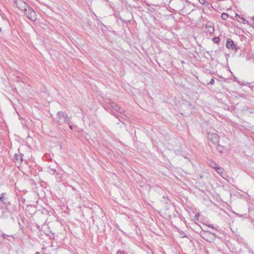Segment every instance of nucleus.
<instances>
[{"label":"nucleus","mask_w":254,"mask_h":254,"mask_svg":"<svg viewBox=\"0 0 254 254\" xmlns=\"http://www.w3.org/2000/svg\"><path fill=\"white\" fill-rule=\"evenodd\" d=\"M15 3L18 9L23 11L26 10V9L29 6L26 2L22 0H16Z\"/></svg>","instance_id":"4"},{"label":"nucleus","mask_w":254,"mask_h":254,"mask_svg":"<svg viewBox=\"0 0 254 254\" xmlns=\"http://www.w3.org/2000/svg\"><path fill=\"white\" fill-rule=\"evenodd\" d=\"M24 14L30 20L35 21L37 19V14L36 12L30 6H29L26 10L24 11Z\"/></svg>","instance_id":"2"},{"label":"nucleus","mask_w":254,"mask_h":254,"mask_svg":"<svg viewBox=\"0 0 254 254\" xmlns=\"http://www.w3.org/2000/svg\"><path fill=\"white\" fill-rule=\"evenodd\" d=\"M111 106L115 111L119 112L121 114H122L124 112V109H123L121 107H120L119 105L116 104L115 103H111Z\"/></svg>","instance_id":"6"},{"label":"nucleus","mask_w":254,"mask_h":254,"mask_svg":"<svg viewBox=\"0 0 254 254\" xmlns=\"http://www.w3.org/2000/svg\"><path fill=\"white\" fill-rule=\"evenodd\" d=\"M252 20L253 21H254V16H253V17H252Z\"/></svg>","instance_id":"22"},{"label":"nucleus","mask_w":254,"mask_h":254,"mask_svg":"<svg viewBox=\"0 0 254 254\" xmlns=\"http://www.w3.org/2000/svg\"><path fill=\"white\" fill-rule=\"evenodd\" d=\"M214 78H212L210 80L209 83H208V84L213 85V84H214Z\"/></svg>","instance_id":"15"},{"label":"nucleus","mask_w":254,"mask_h":254,"mask_svg":"<svg viewBox=\"0 0 254 254\" xmlns=\"http://www.w3.org/2000/svg\"><path fill=\"white\" fill-rule=\"evenodd\" d=\"M200 216V214L199 213H196L195 215V218L196 219H198V217H199Z\"/></svg>","instance_id":"18"},{"label":"nucleus","mask_w":254,"mask_h":254,"mask_svg":"<svg viewBox=\"0 0 254 254\" xmlns=\"http://www.w3.org/2000/svg\"><path fill=\"white\" fill-rule=\"evenodd\" d=\"M6 236H9V235H7L4 233L2 234V237L3 238V239H5L6 238Z\"/></svg>","instance_id":"20"},{"label":"nucleus","mask_w":254,"mask_h":254,"mask_svg":"<svg viewBox=\"0 0 254 254\" xmlns=\"http://www.w3.org/2000/svg\"><path fill=\"white\" fill-rule=\"evenodd\" d=\"M217 173L219 174L221 176L223 177V175L224 173V170L223 168L220 167L219 166L216 168L215 170Z\"/></svg>","instance_id":"9"},{"label":"nucleus","mask_w":254,"mask_h":254,"mask_svg":"<svg viewBox=\"0 0 254 254\" xmlns=\"http://www.w3.org/2000/svg\"><path fill=\"white\" fill-rule=\"evenodd\" d=\"M206 27L208 28V31L210 33H213L214 32V26H211V25H209V26L207 25Z\"/></svg>","instance_id":"10"},{"label":"nucleus","mask_w":254,"mask_h":254,"mask_svg":"<svg viewBox=\"0 0 254 254\" xmlns=\"http://www.w3.org/2000/svg\"><path fill=\"white\" fill-rule=\"evenodd\" d=\"M208 138L214 144L217 145L219 143V137L218 135L215 132H208Z\"/></svg>","instance_id":"3"},{"label":"nucleus","mask_w":254,"mask_h":254,"mask_svg":"<svg viewBox=\"0 0 254 254\" xmlns=\"http://www.w3.org/2000/svg\"><path fill=\"white\" fill-rule=\"evenodd\" d=\"M6 195V193L5 192H2L0 195V201L3 202L5 199V196Z\"/></svg>","instance_id":"11"},{"label":"nucleus","mask_w":254,"mask_h":254,"mask_svg":"<svg viewBox=\"0 0 254 254\" xmlns=\"http://www.w3.org/2000/svg\"><path fill=\"white\" fill-rule=\"evenodd\" d=\"M226 46L227 48L232 49L236 51L238 49V48L236 47V46L234 44V41L230 39H229L227 40Z\"/></svg>","instance_id":"5"},{"label":"nucleus","mask_w":254,"mask_h":254,"mask_svg":"<svg viewBox=\"0 0 254 254\" xmlns=\"http://www.w3.org/2000/svg\"><path fill=\"white\" fill-rule=\"evenodd\" d=\"M241 19L242 20V22L244 24H246L248 23V21L246 20L244 18H241Z\"/></svg>","instance_id":"16"},{"label":"nucleus","mask_w":254,"mask_h":254,"mask_svg":"<svg viewBox=\"0 0 254 254\" xmlns=\"http://www.w3.org/2000/svg\"><path fill=\"white\" fill-rule=\"evenodd\" d=\"M207 164L209 166H210L211 168H213L215 170L217 167L219 166V165L216 162H215L212 160H209L207 161Z\"/></svg>","instance_id":"7"},{"label":"nucleus","mask_w":254,"mask_h":254,"mask_svg":"<svg viewBox=\"0 0 254 254\" xmlns=\"http://www.w3.org/2000/svg\"><path fill=\"white\" fill-rule=\"evenodd\" d=\"M35 254H39V253L37 252L35 253Z\"/></svg>","instance_id":"24"},{"label":"nucleus","mask_w":254,"mask_h":254,"mask_svg":"<svg viewBox=\"0 0 254 254\" xmlns=\"http://www.w3.org/2000/svg\"><path fill=\"white\" fill-rule=\"evenodd\" d=\"M58 119L57 122L60 125H62L64 123H66L68 125L71 123L70 118L68 119V116L65 112L60 111L57 113Z\"/></svg>","instance_id":"1"},{"label":"nucleus","mask_w":254,"mask_h":254,"mask_svg":"<svg viewBox=\"0 0 254 254\" xmlns=\"http://www.w3.org/2000/svg\"><path fill=\"white\" fill-rule=\"evenodd\" d=\"M228 17V14L226 13H223L221 14V18L224 20H226Z\"/></svg>","instance_id":"12"},{"label":"nucleus","mask_w":254,"mask_h":254,"mask_svg":"<svg viewBox=\"0 0 254 254\" xmlns=\"http://www.w3.org/2000/svg\"><path fill=\"white\" fill-rule=\"evenodd\" d=\"M207 226L211 228L212 229H213L214 230H217V229L215 227H214L213 226H212V225H207Z\"/></svg>","instance_id":"19"},{"label":"nucleus","mask_w":254,"mask_h":254,"mask_svg":"<svg viewBox=\"0 0 254 254\" xmlns=\"http://www.w3.org/2000/svg\"><path fill=\"white\" fill-rule=\"evenodd\" d=\"M117 254H126L124 251H121V250H119L117 252Z\"/></svg>","instance_id":"17"},{"label":"nucleus","mask_w":254,"mask_h":254,"mask_svg":"<svg viewBox=\"0 0 254 254\" xmlns=\"http://www.w3.org/2000/svg\"><path fill=\"white\" fill-rule=\"evenodd\" d=\"M247 111L249 114L254 115V109H253V108L248 109Z\"/></svg>","instance_id":"14"},{"label":"nucleus","mask_w":254,"mask_h":254,"mask_svg":"<svg viewBox=\"0 0 254 254\" xmlns=\"http://www.w3.org/2000/svg\"><path fill=\"white\" fill-rule=\"evenodd\" d=\"M236 17H239V15L238 14H237L236 15Z\"/></svg>","instance_id":"23"},{"label":"nucleus","mask_w":254,"mask_h":254,"mask_svg":"<svg viewBox=\"0 0 254 254\" xmlns=\"http://www.w3.org/2000/svg\"><path fill=\"white\" fill-rule=\"evenodd\" d=\"M70 124H71V123L69 125H69V127L70 128V129H73V127Z\"/></svg>","instance_id":"21"},{"label":"nucleus","mask_w":254,"mask_h":254,"mask_svg":"<svg viewBox=\"0 0 254 254\" xmlns=\"http://www.w3.org/2000/svg\"><path fill=\"white\" fill-rule=\"evenodd\" d=\"M220 41V39L219 37H214L212 39V41L216 44V43H218Z\"/></svg>","instance_id":"13"},{"label":"nucleus","mask_w":254,"mask_h":254,"mask_svg":"<svg viewBox=\"0 0 254 254\" xmlns=\"http://www.w3.org/2000/svg\"><path fill=\"white\" fill-rule=\"evenodd\" d=\"M14 159L15 160V161L21 163L23 161L22 154H15Z\"/></svg>","instance_id":"8"}]
</instances>
